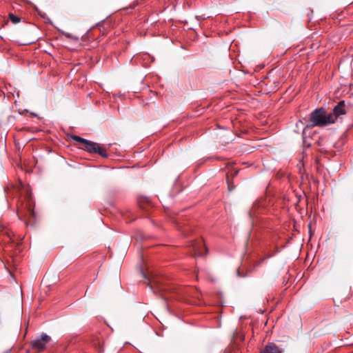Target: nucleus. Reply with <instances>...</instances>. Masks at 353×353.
I'll use <instances>...</instances> for the list:
<instances>
[{
    "mask_svg": "<svg viewBox=\"0 0 353 353\" xmlns=\"http://www.w3.org/2000/svg\"><path fill=\"white\" fill-rule=\"evenodd\" d=\"M51 337L47 334L43 333L40 336L35 338L31 342V346L33 350L37 352L43 351L47 345L51 341Z\"/></svg>",
    "mask_w": 353,
    "mask_h": 353,
    "instance_id": "20e7f679",
    "label": "nucleus"
},
{
    "mask_svg": "<svg viewBox=\"0 0 353 353\" xmlns=\"http://www.w3.org/2000/svg\"><path fill=\"white\" fill-rule=\"evenodd\" d=\"M350 108L349 103L344 100H341L333 108L332 111L329 113L332 123H336L338 119L345 115Z\"/></svg>",
    "mask_w": 353,
    "mask_h": 353,
    "instance_id": "f03ea898",
    "label": "nucleus"
},
{
    "mask_svg": "<svg viewBox=\"0 0 353 353\" xmlns=\"http://www.w3.org/2000/svg\"><path fill=\"white\" fill-rule=\"evenodd\" d=\"M283 351L274 343H268L260 353H282Z\"/></svg>",
    "mask_w": 353,
    "mask_h": 353,
    "instance_id": "423d86ee",
    "label": "nucleus"
},
{
    "mask_svg": "<svg viewBox=\"0 0 353 353\" xmlns=\"http://www.w3.org/2000/svg\"><path fill=\"white\" fill-rule=\"evenodd\" d=\"M238 275H239V276H241V275H240V272H239V271H238Z\"/></svg>",
    "mask_w": 353,
    "mask_h": 353,
    "instance_id": "9b49d317",
    "label": "nucleus"
},
{
    "mask_svg": "<svg viewBox=\"0 0 353 353\" xmlns=\"http://www.w3.org/2000/svg\"><path fill=\"white\" fill-rule=\"evenodd\" d=\"M9 19L13 23L15 24L21 21V18L12 13L9 14Z\"/></svg>",
    "mask_w": 353,
    "mask_h": 353,
    "instance_id": "6e6552de",
    "label": "nucleus"
},
{
    "mask_svg": "<svg viewBox=\"0 0 353 353\" xmlns=\"http://www.w3.org/2000/svg\"><path fill=\"white\" fill-rule=\"evenodd\" d=\"M8 188H6L5 189V192L8 193Z\"/></svg>",
    "mask_w": 353,
    "mask_h": 353,
    "instance_id": "9d476101",
    "label": "nucleus"
},
{
    "mask_svg": "<svg viewBox=\"0 0 353 353\" xmlns=\"http://www.w3.org/2000/svg\"><path fill=\"white\" fill-rule=\"evenodd\" d=\"M72 140H74L75 142L78 143L79 144L81 145V146L85 145L87 142L89 141L88 139H85L84 138H82L77 135H74L72 137Z\"/></svg>",
    "mask_w": 353,
    "mask_h": 353,
    "instance_id": "0eeeda50",
    "label": "nucleus"
},
{
    "mask_svg": "<svg viewBox=\"0 0 353 353\" xmlns=\"http://www.w3.org/2000/svg\"><path fill=\"white\" fill-rule=\"evenodd\" d=\"M66 38L71 39L75 41H78L79 39L78 36H74L68 32H63L62 33Z\"/></svg>",
    "mask_w": 353,
    "mask_h": 353,
    "instance_id": "1a4fd4ad",
    "label": "nucleus"
},
{
    "mask_svg": "<svg viewBox=\"0 0 353 353\" xmlns=\"http://www.w3.org/2000/svg\"><path fill=\"white\" fill-rule=\"evenodd\" d=\"M190 246L196 256H203L208 252V249L205 248L202 240L192 241Z\"/></svg>",
    "mask_w": 353,
    "mask_h": 353,
    "instance_id": "39448f33",
    "label": "nucleus"
},
{
    "mask_svg": "<svg viewBox=\"0 0 353 353\" xmlns=\"http://www.w3.org/2000/svg\"><path fill=\"white\" fill-rule=\"evenodd\" d=\"M142 274L143 276H145V274H144V272H142Z\"/></svg>",
    "mask_w": 353,
    "mask_h": 353,
    "instance_id": "f8f14e48",
    "label": "nucleus"
},
{
    "mask_svg": "<svg viewBox=\"0 0 353 353\" xmlns=\"http://www.w3.org/2000/svg\"><path fill=\"white\" fill-rule=\"evenodd\" d=\"M79 148L91 154H98L105 158L108 157L106 150L103 147H101L99 144L90 140L85 145L80 146Z\"/></svg>",
    "mask_w": 353,
    "mask_h": 353,
    "instance_id": "7ed1b4c3",
    "label": "nucleus"
},
{
    "mask_svg": "<svg viewBox=\"0 0 353 353\" xmlns=\"http://www.w3.org/2000/svg\"><path fill=\"white\" fill-rule=\"evenodd\" d=\"M142 274L143 276H145V274H144V272H142Z\"/></svg>",
    "mask_w": 353,
    "mask_h": 353,
    "instance_id": "4468645a",
    "label": "nucleus"
},
{
    "mask_svg": "<svg viewBox=\"0 0 353 353\" xmlns=\"http://www.w3.org/2000/svg\"><path fill=\"white\" fill-rule=\"evenodd\" d=\"M142 274L143 276H145V274H144V272H142Z\"/></svg>",
    "mask_w": 353,
    "mask_h": 353,
    "instance_id": "ddd939ff",
    "label": "nucleus"
},
{
    "mask_svg": "<svg viewBox=\"0 0 353 353\" xmlns=\"http://www.w3.org/2000/svg\"><path fill=\"white\" fill-rule=\"evenodd\" d=\"M310 127H325L332 123L329 113L324 108L314 110L310 116Z\"/></svg>",
    "mask_w": 353,
    "mask_h": 353,
    "instance_id": "f257e3e1",
    "label": "nucleus"
}]
</instances>
